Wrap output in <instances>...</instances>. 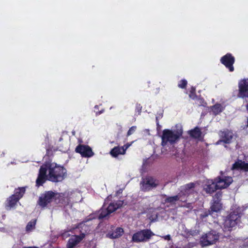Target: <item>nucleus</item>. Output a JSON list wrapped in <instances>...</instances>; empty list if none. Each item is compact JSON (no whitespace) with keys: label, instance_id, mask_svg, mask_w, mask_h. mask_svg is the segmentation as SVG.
Masks as SVG:
<instances>
[{"label":"nucleus","instance_id":"nucleus-1","mask_svg":"<svg viewBox=\"0 0 248 248\" xmlns=\"http://www.w3.org/2000/svg\"><path fill=\"white\" fill-rule=\"evenodd\" d=\"M66 169L54 162H47L43 164L39 170L36 181V186L42 185L46 180L57 183L62 182L66 176Z\"/></svg>","mask_w":248,"mask_h":248},{"label":"nucleus","instance_id":"nucleus-2","mask_svg":"<svg viewBox=\"0 0 248 248\" xmlns=\"http://www.w3.org/2000/svg\"><path fill=\"white\" fill-rule=\"evenodd\" d=\"M183 133L181 129L176 130L164 129L161 136L162 145L166 146L168 143L172 144L176 142Z\"/></svg>","mask_w":248,"mask_h":248},{"label":"nucleus","instance_id":"nucleus-3","mask_svg":"<svg viewBox=\"0 0 248 248\" xmlns=\"http://www.w3.org/2000/svg\"><path fill=\"white\" fill-rule=\"evenodd\" d=\"M110 198L111 197H108L105 200L104 204L99 216L100 218L106 217L109 214L114 212L123 205L124 203L123 201L121 200L109 202Z\"/></svg>","mask_w":248,"mask_h":248},{"label":"nucleus","instance_id":"nucleus-4","mask_svg":"<svg viewBox=\"0 0 248 248\" xmlns=\"http://www.w3.org/2000/svg\"><path fill=\"white\" fill-rule=\"evenodd\" d=\"M218 239V234L215 231H211L203 234L200 242L202 247H205L215 244Z\"/></svg>","mask_w":248,"mask_h":248},{"label":"nucleus","instance_id":"nucleus-5","mask_svg":"<svg viewBox=\"0 0 248 248\" xmlns=\"http://www.w3.org/2000/svg\"><path fill=\"white\" fill-rule=\"evenodd\" d=\"M155 234L150 230L145 229L135 233L132 240L135 243L145 242L149 241Z\"/></svg>","mask_w":248,"mask_h":248},{"label":"nucleus","instance_id":"nucleus-6","mask_svg":"<svg viewBox=\"0 0 248 248\" xmlns=\"http://www.w3.org/2000/svg\"><path fill=\"white\" fill-rule=\"evenodd\" d=\"M240 216L238 214L231 213L224 222V231H230L239 223Z\"/></svg>","mask_w":248,"mask_h":248},{"label":"nucleus","instance_id":"nucleus-7","mask_svg":"<svg viewBox=\"0 0 248 248\" xmlns=\"http://www.w3.org/2000/svg\"><path fill=\"white\" fill-rule=\"evenodd\" d=\"M25 191L24 187L16 189L15 193L7 200V206L10 209L14 207L19 200L22 197Z\"/></svg>","mask_w":248,"mask_h":248},{"label":"nucleus","instance_id":"nucleus-8","mask_svg":"<svg viewBox=\"0 0 248 248\" xmlns=\"http://www.w3.org/2000/svg\"><path fill=\"white\" fill-rule=\"evenodd\" d=\"M157 185V183L153 178L147 176L142 178L140 183V188L142 191H147L155 187Z\"/></svg>","mask_w":248,"mask_h":248},{"label":"nucleus","instance_id":"nucleus-9","mask_svg":"<svg viewBox=\"0 0 248 248\" xmlns=\"http://www.w3.org/2000/svg\"><path fill=\"white\" fill-rule=\"evenodd\" d=\"M220 173L221 176L217 177L215 180L217 188L224 189L229 186L233 181L231 177L224 175L222 171Z\"/></svg>","mask_w":248,"mask_h":248},{"label":"nucleus","instance_id":"nucleus-10","mask_svg":"<svg viewBox=\"0 0 248 248\" xmlns=\"http://www.w3.org/2000/svg\"><path fill=\"white\" fill-rule=\"evenodd\" d=\"M221 62L229 69L230 71H233L234 68L232 65L234 62V58L231 54H227L222 57L221 59Z\"/></svg>","mask_w":248,"mask_h":248},{"label":"nucleus","instance_id":"nucleus-11","mask_svg":"<svg viewBox=\"0 0 248 248\" xmlns=\"http://www.w3.org/2000/svg\"><path fill=\"white\" fill-rule=\"evenodd\" d=\"M76 151L79 153L83 157H89L93 155L91 148L89 146L84 145L78 146L76 148Z\"/></svg>","mask_w":248,"mask_h":248},{"label":"nucleus","instance_id":"nucleus-12","mask_svg":"<svg viewBox=\"0 0 248 248\" xmlns=\"http://www.w3.org/2000/svg\"><path fill=\"white\" fill-rule=\"evenodd\" d=\"M239 94L240 97H248V79L241 80L239 83Z\"/></svg>","mask_w":248,"mask_h":248},{"label":"nucleus","instance_id":"nucleus-13","mask_svg":"<svg viewBox=\"0 0 248 248\" xmlns=\"http://www.w3.org/2000/svg\"><path fill=\"white\" fill-rule=\"evenodd\" d=\"M54 193L52 191L47 192L43 196L39 199V204L42 206H45L47 203L52 201L54 197Z\"/></svg>","mask_w":248,"mask_h":248},{"label":"nucleus","instance_id":"nucleus-14","mask_svg":"<svg viewBox=\"0 0 248 248\" xmlns=\"http://www.w3.org/2000/svg\"><path fill=\"white\" fill-rule=\"evenodd\" d=\"M84 237V234H82L80 235H73L69 239L67 244V248H74L78 245Z\"/></svg>","mask_w":248,"mask_h":248},{"label":"nucleus","instance_id":"nucleus-15","mask_svg":"<svg viewBox=\"0 0 248 248\" xmlns=\"http://www.w3.org/2000/svg\"><path fill=\"white\" fill-rule=\"evenodd\" d=\"M65 197L66 198V202L69 203V202H77L80 200L81 194L78 191L70 192L65 194Z\"/></svg>","mask_w":248,"mask_h":248},{"label":"nucleus","instance_id":"nucleus-16","mask_svg":"<svg viewBox=\"0 0 248 248\" xmlns=\"http://www.w3.org/2000/svg\"><path fill=\"white\" fill-rule=\"evenodd\" d=\"M217 184L215 180H208L204 186L203 189L207 193H212L216 190L217 189Z\"/></svg>","mask_w":248,"mask_h":248},{"label":"nucleus","instance_id":"nucleus-17","mask_svg":"<svg viewBox=\"0 0 248 248\" xmlns=\"http://www.w3.org/2000/svg\"><path fill=\"white\" fill-rule=\"evenodd\" d=\"M220 137L222 140L220 141L217 142V144H219V142L221 141L227 143L231 142L234 137V135L232 131L225 130L221 132Z\"/></svg>","mask_w":248,"mask_h":248},{"label":"nucleus","instance_id":"nucleus-18","mask_svg":"<svg viewBox=\"0 0 248 248\" xmlns=\"http://www.w3.org/2000/svg\"><path fill=\"white\" fill-rule=\"evenodd\" d=\"M221 196V194L220 192L216 193L215 196L214 197V200L217 199V201H215L212 204L211 207V211L212 212H217L221 209V204L220 202L218 201V199Z\"/></svg>","mask_w":248,"mask_h":248},{"label":"nucleus","instance_id":"nucleus-19","mask_svg":"<svg viewBox=\"0 0 248 248\" xmlns=\"http://www.w3.org/2000/svg\"><path fill=\"white\" fill-rule=\"evenodd\" d=\"M232 169V170H240L248 171V163L241 160H238L233 164Z\"/></svg>","mask_w":248,"mask_h":248},{"label":"nucleus","instance_id":"nucleus-20","mask_svg":"<svg viewBox=\"0 0 248 248\" xmlns=\"http://www.w3.org/2000/svg\"><path fill=\"white\" fill-rule=\"evenodd\" d=\"M123 233L124 230L122 228H117L113 232L108 233L107 236L110 238H116L121 236Z\"/></svg>","mask_w":248,"mask_h":248},{"label":"nucleus","instance_id":"nucleus-21","mask_svg":"<svg viewBox=\"0 0 248 248\" xmlns=\"http://www.w3.org/2000/svg\"><path fill=\"white\" fill-rule=\"evenodd\" d=\"M112 156L117 157L119 155H124V149L122 147H116L112 149L110 152Z\"/></svg>","mask_w":248,"mask_h":248},{"label":"nucleus","instance_id":"nucleus-22","mask_svg":"<svg viewBox=\"0 0 248 248\" xmlns=\"http://www.w3.org/2000/svg\"><path fill=\"white\" fill-rule=\"evenodd\" d=\"M224 107L219 104H216L212 107V111L215 115H217L221 112Z\"/></svg>","mask_w":248,"mask_h":248},{"label":"nucleus","instance_id":"nucleus-23","mask_svg":"<svg viewBox=\"0 0 248 248\" xmlns=\"http://www.w3.org/2000/svg\"><path fill=\"white\" fill-rule=\"evenodd\" d=\"M189 134L192 137L198 139L199 140H201V132L200 129L198 127H196L193 130H192L189 131Z\"/></svg>","mask_w":248,"mask_h":248},{"label":"nucleus","instance_id":"nucleus-24","mask_svg":"<svg viewBox=\"0 0 248 248\" xmlns=\"http://www.w3.org/2000/svg\"><path fill=\"white\" fill-rule=\"evenodd\" d=\"M194 184L192 183L188 184L182 187V191L185 193H188L192 190V189L194 187Z\"/></svg>","mask_w":248,"mask_h":248},{"label":"nucleus","instance_id":"nucleus-25","mask_svg":"<svg viewBox=\"0 0 248 248\" xmlns=\"http://www.w3.org/2000/svg\"><path fill=\"white\" fill-rule=\"evenodd\" d=\"M179 196L177 195L172 197L166 198L164 200V203H170V204L174 203L176 201L179 200Z\"/></svg>","mask_w":248,"mask_h":248},{"label":"nucleus","instance_id":"nucleus-26","mask_svg":"<svg viewBox=\"0 0 248 248\" xmlns=\"http://www.w3.org/2000/svg\"><path fill=\"white\" fill-rule=\"evenodd\" d=\"M36 224V220H32L30 221L27 226L26 231L28 232L32 231L34 228Z\"/></svg>","mask_w":248,"mask_h":248},{"label":"nucleus","instance_id":"nucleus-27","mask_svg":"<svg viewBox=\"0 0 248 248\" xmlns=\"http://www.w3.org/2000/svg\"><path fill=\"white\" fill-rule=\"evenodd\" d=\"M187 84V81L185 79L181 80L179 84H178V87L181 88H184Z\"/></svg>","mask_w":248,"mask_h":248},{"label":"nucleus","instance_id":"nucleus-28","mask_svg":"<svg viewBox=\"0 0 248 248\" xmlns=\"http://www.w3.org/2000/svg\"><path fill=\"white\" fill-rule=\"evenodd\" d=\"M136 129L137 127L136 126H133L131 127H130L127 132V136H129L133 134L135 132Z\"/></svg>","mask_w":248,"mask_h":248},{"label":"nucleus","instance_id":"nucleus-29","mask_svg":"<svg viewBox=\"0 0 248 248\" xmlns=\"http://www.w3.org/2000/svg\"><path fill=\"white\" fill-rule=\"evenodd\" d=\"M132 143H130V144H129V143H127L125 145H124V146H122V148H123L124 149V153H125V151L126 150L131 146Z\"/></svg>","mask_w":248,"mask_h":248},{"label":"nucleus","instance_id":"nucleus-30","mask_svg":"<svg viewBox=\"0 0 248 248\" xmlns=\"http://www.w3.org/2000/svg\"><path fill=\"white\" fill-rule=\"evenodd\" d=\"M162 237H163L164 239L168 240H169L170 239V235H167L163 236Z\"/></svg>","mask_w":248,"mask_h":248},{"label":"nucleus","instance_id":"nucleus-31","mask_svg":"<svg viewBox=\"0 0 248 248\" xmlns=\"http://www.w3.org/2000/svg\"><path fill=\"white\" fill-rule=\"evenodd\" d=\"M200 216H201V217L202 218H203L206 217L208 216V215L206 213H204L203 214H201Z\"/></svg>","mask_w":248,"mask_h":248},{"label":"nucleus","instance_id":"nucleus-32","mask_svg":"<svg viewBox=\"0 0 248 248\" xmlns=\"http://www.w3.org/2000/svg\"><path fill=\"white\" fill-rule=\"evenodd\" d=\"M156 218V216L155 215V218H153V217H150L149 218L152 221H154L155 218Z\"/></svg>","mask_w":248,"mask_h":248},{"label":"nucleus","instance_id":"nucleus-33","mask_svg":"<svg viewBox=\"0 0 248 248\" xmlns=\"http://www.w3.org/2000/svg\"><path fill=\"white\" fill-rule=\"evenodd\" d=\"M23 248H39L36 247H24Z\"/></svg>","mask_w":248,"mask_h":248},{"label":"nucleus","instance_id":"nucleus-34","mask_svg":"<svg viewBox=\"0 0 248 248\" xmlns=\"http://www.w3.org/2000/svg\"><path fill=\"white\" fill-rule=\"evenodd\" d=\"M247 126H248V120H247Z\"/></svg>","mask_w":248,"mask_h":248},{"label":"nucleus","instance_id":"nucleus-35","mask_svg":"<svg viewBox=\"0 0 248 248\" xmlns=\"http://www.w3.org/2000/svg\"><path fill=\"white\" fill-rule=\"evenodd\" d=\"M192 91H193V92L195 91V89H194V88H192Z\"/></svg>","mask_w":248,"mask_h":248}]
</instances>
